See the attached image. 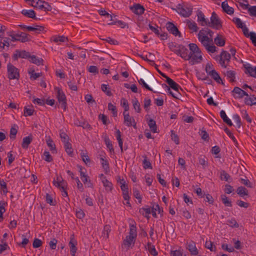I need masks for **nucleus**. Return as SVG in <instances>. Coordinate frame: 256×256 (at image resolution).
Returning a JSON list of instances; mask_svg holds the SVG:
<instances>
[{"mask_svg": "<svg viewBox=\"0 0 256 256\" xmlns=\"http://www.w3.org/2000/svg\"><path fill=\"white\" fill-rule=\"evenodd\" d=\"M222 8L223 10L228 14H232L234 12V10L232 7L230 6L226 1L223 2L222 4Z\"/></svg>", "mask_w": 256, "mask_h": 256, "instance_id": "a878e982", "label": "nucleus"}, {"mask_svg": "<svg viewBox=\"0 0 256 256\" xmlns=\"http://www.w3.org/2000/svg\"><path fill=\"white\" fill-rule=\"evenodd\" d=\"M232 92V96L236 98H242L244 96H249V94L246 92L238 86L234 87Z\"/></svg>", "mask_w": 256, "mask_h": 256, "instance_id": "f8f14e48", "label": "nucleus"}, {"mask_svg": "<svg viewBox=\"0 0 256 256\" xmlns=\"http://www.w3.org/2000/svg\"><path fill=\"white\" fill-rule=\"evenodd\" d=\"M140 212L148 219L150 218V216H149V214L151 212L150 208H141L140 209Z\"/></svg>", "mask_w": 256, "mask_h": 256, "instance_id": "37998d69", "label": "nucleus"}, {"mask_svg": "<svg viewBox=\"0 0 256 256\" xmlns=\"http://www.w3.org/2000/svg\"><path fill=\"white\" fill-rule=\"evenodd\" d=\"M167 30L172 34L175 36L181 37V34L178 28L172 22H168L166 24Z\"/></svg>", "mask_w": 256, "mask_h": 256, "instance_id": "9b49d317", "label": "nucleus"}, {"mask_svg": "<svg viewBox=\"0 0 256 256\" xmlns=\"http://www.w3.org/2000/svg\"><path fill=\"white\" fill-rule=\"evenodd\" d=\"M34 110L32 108H28L26 106L24 108V115L25 116H31L34 114Z\"/></svg>", "mask_w": 256, "mask_h": 256, "instance_id": "69168bd1", "label": "nucleus"}, {"mask_svg": "<svg viewBox=\"0 0 256 256\" xmlns=\"http://www.w3.org/2000/svg\"><path fill=\"white\" fill-rule=\"evenodd\" d=\"M19 41L24 42H29L31 40L30 36L25 32H20V38H18Z\"/></svg>", "mask_w": 256, "mask_h": 256, "instance_id": "2f4dec72", "label": "nucleus"}, {"mask_svg": "<svg viewBox=\"0 0 256 256\" xmlns=\"http://www.w3.org/2000/svg\"><path fill=\"white\" fill-rule=\"evenodd\" d=\"M246 68L245 73L248 74L250 76L256 78V66H252L249 64L244 65Z\"/></svg>", "mask_w": 256, "mask_h": 256, "instance_id": "2eb2a0df", "label": "nucleus"}, {"mask_svg": "<svg viewBox=\"0 0 256 256\" xmlns=\"http://www.w3.org/2000/svg\"><path fill=\"white\" fill-rule=\"evenodd\" d=\"M198 162L201 166H202V168L204 170L208 166V159L204 155H200L198 157Z\"/></svg>", "mask_w": 256, "mask_h": 256, "instance_id": "c756f323", "label": "nucleus"}, {"mask_svg": "<svg viewBox=\"0 0 256 256\" xmlns=\"http://www.w3.org/2000/svg\"><path fill=\"white\" fill-rule=\"evenodd\" d=\"M205 246L212 252H214L216 250V246H213V243L211 241H206Z\"/></svg>", "mask_w": 256, "mask_h": 256, "instance_id": "338daca9", "label": "nucleus"}, {"mask_svg": "<svg viewBox=\"0 0 256 256\" xmlns=\"http://www.w3.org/2000/svg\"><path fill=\"white\" fill-rule=\"evenodd\" d=\"M30 56V54L29 52L24 50H16L12 55V58L14 60H17L18 58L28 59Z\"/></svg>", "mask_w": 256, "mask_h": 256, "instance_id": "6e6552de", "label": "nucleus"}, {"mask_svg": "<svg viewBox=\"0 0 256 256\" xmlns=\"http://www.w3.org/2000/svg\"><path fill=\"white\" fill-rule=\"evenodd\" d=\"M35 4L32 6L34 8H38L40 10H44V11H51L52 8L48 2L42 0H36Z\"/></svg>", "mask_w": 256, "mask_h": 256, "instance_id": "1a4fd4ad", "label": "nucleus"}, {"mask_svg": "<svg viewBox=\"0 0 256 256\" xmlns=\"http://www.w3.org/2000/svg\"><path fill=\"white\" fill-rule=\"evenodd\" d=\"M46 200L48 204H50L51 206H55L56 204V200H54L52 197L51 195L48 194H46Z\"/></svg>", "mask_w": 256, "mask_h": 256, "instance_id": "680f3d73", "label": "nucleus"}, {"mask_svg": "<svg viewBox=\"0 0 256 256\" xmlns=\"http://www.w3.org/2000/svg\"><path fill=\"white\" fill-rule=\"evenodd\" d=\"M187 26L190 30H192L194 32L198 30V28L196 24L194 22H192L190 20H187Z\"/></svg>", "mask_w": 256, "mask_h": 256, "instance_id": "58836bf2", "label": "nucleus"}, {"mask_svg": "<svg viewBox=\"0 0 256 256\" xmlns=\"http://www.w3.org/2000/svg\"><path fill=\"white\" fill-rule=\"evenodd\" d=\"M130 10L136 14L141 15L144 13L145 8L140 4H135L132 6H130Z\"/></svg>", "mask_w": 256, "mask_h": 256, "instance_id": "4468645a", "label": "nucleus"}, {"mask_svg": "<svg viewBox=\"0 0 256 256\" xmlns=\"http://www.w3.org/2000/svg\"><path fill=\"white\" fill-rule=\"evenodd\" d=\"M98 120H100L102 122V124L104 125H107L110 122L108 120L106 116L104 114H99Z\"/></svg>", "mask_w": 256, "mask_h": 256, "instance_id": "bf43d9fd", "label": "nucleus"}, {"mask_svg": "<svg viewBox=\"0 0 256 256\" xmlns=\"http://www.w3.org/2000/svg\"><path fill=\"white\" fill-rule=\"evenodd\" d=\"M215 44L219 46H223L225 45L226 40L222 35L218 34L214 39Z\"/></svg>", "mask_w": 256, "mask_h": 256, "instance_id": "cd10ccee", "label": "nucleus"}, {"mask_svg": "<svg viewBox=\"0 0 256 256\" xmlns=\"http://www.w3.org/2000/svg\"><path fill=\"white\" fill-rule=\"evenodd\" d=\"M81 157L82 158V160L83 162L86 164L88 165L90 163V160L88 156L85 154L84 152H82L80 154Z\"/></svg>", "mask_w": 256, "mask_h": 256, "instance_id": "774afa93", "label": "nucleus"}, {"mask_svg": "<svg viewBox=\"0 0 256 256\" xmlns=\"http://www.w3.org/2000/svg\"><path fill=\"white\" fill-rule=\"evenodd\" d=\"M121 105L124 108V112H127L129 110V105L127 100L124 98H122L120 100Z\"/></svg>", "mask_w": 256, "mask_h": 256, "instance_id": "6e6d98bb", "label": "nucleus"}, {"mask_svg": "<svg viewBox=\"0 0 256 256\" xmlns=\"http://www.w3.org/2000/svg\"><path fill=\"white\" fill-rule=\"evenodd\" d=\"M156 208L158 209V214H160L161 212H163L162 210L160 208V207L158 204H156L155 206H154L152 207V216L154 218L157 217L156 214Z\"/></svg>", "mask_w": 256, "mask_h": 256, "instance_id": "5fc2aeb1", "label": "nucleus"}, {"mask_svg": "<svg viewBox=\"0 0 256 256\" xmlns=\"http://www.w3.org/2000/svg\"><path fill=\"white\" fill-rule=\"evenodd\" d=\"M221 200L222 203L226 206H232V202L228 199V198L224 194H222L221 196Z\"/></svg>", "mask_w": 256, "mask_h": 256, "instance_id": "8fccbe9b", "label": "nucleus"}, {"mask_svg": "<svg viewBox=\"0 0 256 256\" xmlns=\"http://www.w3.org/2000/svg\"><path fill=\"white\" fill-rule=\"evenodd\" d=\"M208 75L218 84H220V81H222L221 78L216 70H212L208 72Z\"/></svg>", "mask_w": 256, "mask_h": 256, "instance_id": "bb28decb", "label": "nucleus"}, {"mask_svg": "<svg viewBox=\"0 0 256 256\" xmlns=\"http://www.w3.org/2000/svg\"><path fill=\"white\" fill-rule=\"evenodd\" d=\"M135 238L132 236H128L123 241V245L128 248Z\"/></svg>", "mask_w": 256, "mask_h": 256, "instance_id": "e433bc0d", "label": "nucleus"}, {"mask_svg": "<svg viewBox=\"0 0 256 256\" xmlns=\"http://www.w3.org/2000/svg\"><path fill=\"white\" fill-rule=\"evenodd\" d=\"M240 182L241 184L244 185L248 188H252L254 187L253 184L252 182L248 179V178H240Z\"/></svg>", "mask_w": 256, "mask_h": 256, "instance_id": "603ef678", "label": "nucleus"}, {"mask_svg": "<svg viewBox=\"0 0 256 256\" xmlns=\"http://www.w3.org/2000/svg\"><path fill=\"white\" fill-rule=\"evenodd\" d=\"M145 248L148 250L152 255L154 256H158V252L156 250L154 246L152 245L151 242H148Z\"/></svg>", "mask_w": 256, "mask_h": 256, "instance_id": "7c9ffc66", "label": "nucleus"}, {"mask_svg": "<svg viewBox=\"0 0 256 256\" xmlns=\"http://www.w3.org/2000/svg\"><path fill=\"white\" fill-rule=\"evenodd\" d=\"M21 13L26 17L34 20H38V18L36 16V12L32 10H22Z\"/></svg>", "mask_w": 256, "mask_h": 256, "instance_id": "4be33fe9", "label": "nucleus"}, {"mask_svg": "<svg viewBox=\"0 0 256 256\" xmlns=\"http://www.w3.org/2000/svg\"><path fill=\"white\" fill-rule=\"evenodd\" d=\"M110 226L109 225H106L104 226L102 236L106 240L108 238L109 232H110Z\"/></svg>", "mask_w": 256, "mask_h": 256, "instance_id": "ea45409f", "label": "nucleus"}, {"mask_svg": "<svg viewBox=\"0 0 256 256\" xmlns=\"http://www.w3.org/2000/svg\"><path fill=\"white\" fill-rule=\"evenodd\" d=\"M236 192L238 195L245 199V196L249 197L248 190L242 186L238 187Z\"/></svg>", "mask_w": 256, "mask_h": 256, "instance_id": "412c9836", "label": "nucleus"}, {"mask_svg": "<svg viewBox=\"0 0 256 256\" xmlns=\"http://www.w3.org/2000/svg\"><path fill=\"white\" fill-rule=\"evenodd\" d=\"M186 248L190 252L192 255L196 256L198 254V251L194 242H191L188 244H186Z\"/></svg>", "mask_w": 256, "mask_h": 256, "instance_id": "a211bd4d", "label": "nucleus"}, {"mask_svg": "<svg viewBox=\"0 0 256 256\" xmlns=\"http://www.w3.org/2000/svg\"><path fill=\"white\" fill-rule=\"evenodd\" d=\"M132 103L134 106V109L135 110L138 112L140 113L141 110V108L140 107V104L138 102V100L136 98H134L132 100Z\"/></svg>", "mask_w": 256, "mask_h": 256, "instance_id": "a18cd8bd", "label": "nucleus"}, {"mask_svg": "<svg viewBox=\"0 0 256 256\" xmlns=\"http://www.w3.org/2000/svg\"><path fill=\"white\" fill-rule=\"evenodd\" d=\"M32 136L30 134L28 136H26L23 138L22 146L23 148L26 149L28 148L29 144L32 140Z\"/></svg>", "mask_w": 256, "mask_h": 256, "instance_id": "5701e85b", "label": "nucleus"}, {"mask_svg": "<svg viewBox=\"0 0 256 256\" xmlns=\"http://www.w3.org/2000/svg\"><path fill=\"white\" fill-rule=\"evenodd\" d=\"M54 89L57 92L56 98L59 103L61 104V106L64 108V110H66V109L67 103L65 94L62 89L60 88L56 87Z\"/></svg>", "mask_w": 256, "mask_h": 256, "instance_id": "423d86ee", "label": "nucleus"}, {"mask_svg": "<svg viewBox=\"0 0 256 256\" xmlns=\"http://www.w3.org/2000/svg\"><path fill=\"white\" fill-rule=\"evenodd\" d=\"M8 78L10 80H18L20 77L19 70L10 62L7 65Z\"/></svg>", "mask_w": 256, "mask_h": 256, "instance_id": "20e7f679", "label": "nucleus"}, {"mask_svg": "<svg viewBox=\"0 0 256 256\" xmlns=\"http://www.w3.org/2000/svg\"><path fill=\"white\" fill-rule=\"evenodd\" d=\"M29 60L30 62L34 64L37 66L43 65L44 60L42 58H38L36 56L32 55L29 58Z\"/></svg>", "mask_w": 256, "mask_h": 256, "instance_id": "c85d7f7f", "label": "nucleus"}, {"mask_svg": "<svg viewBox=\"0 0 256 256\" xmlns=\"http://www.w3.org/2000/svg\"><path fill=\"white\" fill-rule=\"evenodd\" d=\"M133 224H130V235L134 236V238L136 236V222L132 220Z\"/></svg>", "mask_w": 256, "mask_h": 256, "instance_id": "72a5a7b5", "label": "nucleus"}, {"mask_svg": "<svg viewBox=\"0 0 256 256\" xmlns=\"http://www.w3.org/2000/svg\"><path fill=\"white\" fill-rule=\"evenodd\" d=\"M65 150L66 153L70 156H72L73 155V151L72 147V144L69 142H66L64 144Z\"/></svg>", "mask_w": 256, "mask_h": 256, "instance_id": "c03bdc74", "label": "nucleus"}, {"mask_svg": "<svg viewBox=\"0 0 256 256\" xmlns=\"http://www.w3.org/2000/svg\"><path fill=\"white\" fill-rule=\"evenodd\" d=\"M230 178V176L225 170H222L220 172V179L221 180H224L228 182Z\"/></svg>", "mask_w": 256, "mask_h": 256, "instance_id": "4d7b16f0", "label": "nucleus"}, {"mask_svg": "<svg viewBox=\"0 0 256 256\" xmlns=\"http://www.w3.org/2000/svg\"><path fill=\"white\" fill-rule=\"evenodd\" d=\"M198 39L204 46V44H208V42L212 41V37L208 38L206 36H198Z\"/></svg>", "mask_w": 256, "mask_h": 256, "instance_id": "473e14b6", "label": "nucleus"}, {"mask_svg": "<svg viewBox=\"0 0 256 256\" xmlns=\"http://www.w3.org/2000/svg\"><path fill=\"white\" fill-rule=\"evenodd\" d=\"M101 89L102 91L104 92L107 96H110L112 95L108 85L102 84L101 86Z\"/></svg>", "mask_w": 256, "mask_h": 256, "instance_id": "79ce46f5", "label": "nucleus"}, {"mask_svg": "<svg viewBox=\"0 0 256 256\" xmlns=\"http://www.w3.org/2000/svg\"><path fill=\"white\" fill-rule=\"evenodd\" d=\"M108 110L112 111L114 116H116L118 114V111L116 106H114L112 103H108Z\"/></svg>", "mask_w": 256, "mask_h": 256, "instance_id": "052dcab7", "label": "nucleus"}, {"mask_svg": "<svg viewBox=\"0 0 256 256\" xmlns=\"http://www.w3.org/2000/svg\"><path fill=\"white\" fill-rule=\"evenodd\" d=\"M172 9L176 11L180 16L188 18L192 14L193 6L191 4L184 2L178 4L176 8Z\"/></svg>", "mask_w": 256, "mask_h": 256, "instance_id": "f03ea898", "label": "nucleus"}, {"mask_svg": "<svg viewBox=\"0 0 256 256\" xmlns=\"http://www.w3.org/2000/svg\"><path fill=\"white\" fill-rule=\"evenodd\" d=\"M166 82L168 84V87H170V88H171L177 92L178 94H180V96L182 95L181 92H180V90H182V92H183V90L174 80H172V78L168 76L166 78Z\"/></svg>", "mask_w": 256, "mask_h": 256, "instance_id": "9d476101", "label": "nucleus"}, {"mask_svg": "<svg viewBox=\"0 0 256 256\" xmlns=\"http://www.w3.org/2000/svg\"><path fill=\"white\" fill-rule=\"evenodd\" d=\"M213 34L214 32L212 30L208 28H206L201 30L198 34V36H202L208 34L210 36L212 37Z\"/></svg>", "mask_w": 256, "mask_h": 256, "instance_id": "c9c22d12", "label": "nucleus"}, {"mask_svg": "<svg viewBox=\"0 0 256 256\" xmlns=\"http://www.w3.org/2000/svg\"><path fill=\"white\" fill-rule=\"evenodd\" d=\"M124 118V123L128 126H132V123L134 122V119L132 116H130L129 115L128 112H123Z\"/></svg>", "mask_w": 256, "mask_h": 256, "instance_id": "6ab92c4d", "label": "nucleus"}, {"mask_svg": "<svg viewBox=\"0 0 256 256\" xmlns=\"http://www.w3.org/2000/svg\"><path fill=\"white\" fill-rule=\"evenodd\" d=\"M46 144L50 148V150L52 151V153L56 152V145L52 139L49 138L48 140H46Z\"/></svg>", "mask_w": 256, "mask_h": 256, "instance_id": "3c124183", "label": "nucleus"}, {"mask_svg": "<svg viewBox=\"0 0 256 256\" xmlns=\"http://www.w3.org/2000/svg\"><path fill=\"white\" fill-rule=\"evenodd\" d=\"M148 23L147 19H144L142 16H139L137 24L140 28H144Z\"/></svg>", "mask_w": 256, "mask_h": 256, "instance_id": "a19ab883", "label": "nucleus"}, {"mask_svg": "<svg viewBox=\"0 0 256 256\" xmlns=\"http://www.w3.org/2000/svg\"><path fill=\"white\" fill-rule=\"evenodd\" d=\"M168 48L171 51L186 60H189L192 58V54L190 55L188 49L182 44L171 42L168 44Z\"/></svg>", "mask_w": 256, "mask_h": 256, "instance_id": "f257e3e1", "label": "nucleus"}, {"mask_svg": "<svg viewBox=\"0 0 256 256\" xmlns=\"http://www.w3.org/2000/svg\"><path fill=\"white\" fill-rule=\"evenodd\" d=\"M202 60V57L200 54H194L193 55H192V56L190 60V64L191 65H194L196 64H198Z\"/></svg>", "mask_w": 256, "mask_h": 256, "instance_id": "aec40b11", "label": "nucleus"}, {"mask_svg": "<svg viewBox=\"0 0 256 256\" xmlns=\"http://www.w3.org/2000/svg\"><path fill=\"white\" fill-rule=\"evenodd\" d=\"M244 103L248 106L256 105V97L254 95H249L244 98Z\"/></svg>", "mask_w": 256, "mask_h": 256, "instance_id": "393cba45", "label": "nucleus"}, {"mask_svg": "<svg viewBox=\"0 0 256 256\" xmlns=\"http://www.w3.org/2000/svg\"><path fill=\"white\" fill-rule=\"evenodd\" d=\"M44 160L48 162H51L53 160L52 157L48 151L44 152L43 154Z\"/></svg>", "mask_w": 256, "mask_h": 256, "instance_id": "0e129e2a", "label": "nucleus"}, {"mask_svg": "<svg viewBox=\"0 0 256 256\" xmlns=\"http://www.w3.org/2000/svg\"><path fill=\"white\" fill-rule=\"evenodd\" d=\"M138 82L143 88H144L150 90L153 92H156L153 91L152 89L145 82L144 80L142 78H140V80H138Z\"/></svg>", "mask_w": 256, "mask_h": 256, "instance_id": "864d4df0", "label": "nucleus"}, {"mask_svg": "<svg viewBox=\"0 0 256 256\" xmlns=\"http://www.w3.org/2000/svg\"><path fill=\"white\" fill-rule=\"evenodd\" d=\"M224 130L226 133V134L235 143V145L236 146L238 144L236 138L234 136L233 134L230 132V130H228V128L227 127H226L224 128Z\"/></svg>", "mask_w": 256, "mask_h": 256, "instance_id": "13d9d810", "label": "nucleus"}, {"mask_svg": "<svg viewBox=\"0 0 256 256\" xmlns=\"http://www.w3.org/2000/svg\"><path fill=\"white\" fill-rule=\"evenodd\" d=\"M62 180H59L58 178H57V180H53V184L56 186L62 192V194L63 196L67 197L68 196V194L67 192L66 191V188L67 186V183L65 182L62 178H61Z\"/></svg>", "mask_w": 256, "mask_h": 256, "instance_id": "0eeeda50", "label": "nucleus"}, {"mask_svg": "<svg viewBox=\"0 0 256 256\" xmlns=\"http://www.w3.org/2000/svg\"><path fill=\"white\" fill-rule=\"evenodd\" d=\"M127 61L130 66L134 70V71L139 74L140 72L146 73V71L148 72V70L141 66L140 64L134 60L130 57L127 58Z\"/></svg>", "mask_w": 256, "mask_h": 256, "instance_id": "39448f33", "label": "nucleus"}, {"mask_svg": "<svg viewBox=\"0 0 256 256\" xmlns=\"http://www.w3.org/2000/svg\"><path fill=\"white\" fill-rule=\"evenodd\" d=\"M208 26L216 30L220 29L222 26L221 20L214 12H212V14L210 22L208 21Z\"/></svg>", "mask_w": 256, "mask_h": 256, "instance_id": "7ed1b4c3", "label": "nucleus"}, {"mask_svg": "<svg viewBox=\"0 0 256 256\" xmlns=\"http://www.w3.org/2000/svg\"><path fill=\"white\" fill-rule=\"evenodd\" d=\"M198 22L200 23L202 26H207L208 20L205 18V16L203 12L200 10L197 11Z\"/></svg>", "mask_w": 256, "mask_h": 256, "instance_id": "dca6fc26", "label": "nucleus"}, {"mask_svg": "<svg viewBox=\"0 0 256 256\" xmlns=\"http://www.w3.org/2000/svg\"><path fill=\"white\" fill-rule=\"evenodd\" d=\"M144 158V160L142 162L143 167L144 169L150 168L152 169V167L151 163L149 160H148L147 156L146 155L142 156Z\"/></svg>", "mask_w": 256, "mask_h": 256, "instance_id": "49530a36", "label": "nucleus"}, {"mask_svg": "<svg viewBox=\"0 0 256 256\" xmlns=\"http://www.w3.org/2000/svg\"><path fill=\"white\" fill-rule=\"evenodd\" d=\"M74 124L76 126H82L84 128L92 129L90 125L84 120H80L78 118H76L74 121Z\"/></svg>", "mask_w": 256, "mask_h": 256, "instance_id": "f3484780", "label": "nucleus"}, {"mask_svg": "<svg viewBox=\"0 0 256 256\" xmlns=\"http://www.w3.org/2000/svg\"><path fill=\"white\" fill-rule=\"evenodd\" d=\"M77 244V241L74 238V234H72L70 237V240L68 243V245L70 248V252L72 256H74L77 251V248L76 246Z\"/></svg>", "mask_w": 256, "mask_h": 256, "instance_id": "ddd939ff", "label": "nucleus"}, {"mask_svg": "<svg viewBox=\"0 0 256 256\" xmlns=\"http://www.w3.org/2000/svg\"><path fill=\"white\" fill-rule=\"evenodd\" d=\"M189 48L190 50V55H193L194 54H201V51L198 46L194 43H191L188 44Z\"/></svg>", "mask_w": 256, "mask_h": 256, "instance_id": "b1692460", "label": "nucleus"}, {"mask_svg": "<svg viewBox=\"0 0 256 256\" xmlns=\"http://www.w3.org/2000/svg\"><path fill=\"white\" fill-rule=\"evenodd\" d=\"M233 22L236 25L238 28H242L245 26L242 22L238 18H234L232 20Z\"/></svg>", "mask_w": 256, "mask_h": 256, "instance_id": "e2e57ef3", "label": "nucleus"}, {"mask_svg": "<svg viewBox=\"0 0 256 256\" xmlns=\"http://www.w3.org/2000/svg\"><path fill=\"white\" fill-rule=\"evenodd\" d=\"M103 186L105 187L106 190L107 191H111L112 190V184L111 182H109L106 178L102 180Z\"/></svg>", "mask_w": 256, "mask_h": 256, "instance_id": "f704fd0d", "label": "nucleus"}, {"mask_svg": "<svg viewBox=\"0 0 256 256\" xmlns=\"http://www.w3.org/2000/svg\"><path fill=\"white\" fill-rule=\"evenodd\" d=\"M224 74L228 76V78H230V82H234V78L236 76V72L233 70H228L224 73Z\"/></svg>", "mask_w": 256, "mask_h": 256, "instance_id": "de8ad7c7", "label": "nucleus"}, {"mask_svg": "<svg viewBox=\"0 0 256 256\" xmlns=\"http://www.w3.org/2000/svg\"><path fill=\"white\" fill-rule=\"evenodd\" d=\"M148 124L152 132H158L156 124L154 120L150 119Z\"/></svg>", "mask_w": 256, "mask_h": 256, "instance_id": "4c0bfd02", "label": "nucleus"}, {"mask_svg": "<svg viewBox=\"0 0 256 256\" xmlns=\"http://www.w3.org/2000/svg\"><path fill=\"white\" fill-rule=\"evenodd\" d=\"M219 56L220 58H222L224 60H226L228 62H229L231 58L230 54L228 52L224 50H222Z\"/></svg>", "mask_w": 256, "mask_h": 256, "instance_id": "09e8293b", "label": "nucleus"}]
</instances>
